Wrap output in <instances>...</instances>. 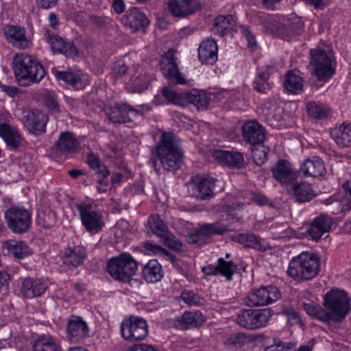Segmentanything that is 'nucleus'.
<instances>
[{
  "instance_id": "obj_58",
  "label": "nucleus",
  "mask_w": 351,
  "mask_h": 351,
  "mask_svg": "<svg viewBox=\"0 0 351 351\" xmlns=\"http://www.w3.org/2000/svg\"><path fill=\"white\" fill-rule=\"evenodd\" d=\"M208 240L206 234L202 226L199 229L195 230L193 232L188 236L187 241L191 244H197L202 245L205 244Z\"/></svg>"
},
{
  "instance_id": "obj_35",
  "label": "nucleus",
  "mask_w": 351,
  "mask_h": 351,
  "mask_svg": "<svg viewBox=\"0 0 351 351\" xmlns=\"http://www.w3.org/2000/svg\"><path fill=\"white\" fill-rule=\"evenodd\" d=\"M78 142L75 135L69 132H62L56 142L53 150L56 154L67 155L77 150Z\"/></svg>"
},
{
  "instance_id": "obj_8",
  "label": "nucleus",
  "mask_w": 351,
  "mask_h": 351,
  "mask_svg": "<svg viewBox=\"0 0 351 351\" xmlns=\"http://www.w3.org/2000/svg\"><path fill=\"white\" fill-rule=\"evenodd\" d=\"M8 228L16 234L27 232L32 226V214L23 207L12 206L5 211Z\"/></svg>"
},
{
  "instance_id": "obj_24",
  "label": "nucleus",
  "mask_w": 351,
  "mask_h": 351,
  "mask_svg": "<svg viewBox=\"0 0 351 351\" xmlns=\"http://www.w3.org/2000/svg\"><path fill=\"white\" fill-rule=\"evenodd\" d=\"M86 162L90 169L94 171L97 184L99 185L109 184L108 177L110 175V171L101 161L98 154L94 152L88 154L86 157Z\"/></svg>"
},
{
  "instance_id": "obj_42",
  "label": "nucleus",
  "mask_w": 351,
  "mask_h": 351,
  "mask_svg": "<svg viewBox=\"0 0 351 351\" xmlns=\"http://www.w3.org/2000/svg\"><path fill=\"white\" fill-rule=\"evenodd\" d=\"M185 97L186 104H193L198 110H206L211 101V94L197 90L186 91Z\"/></svg>"
},
{
  "instance_id": "obj_48",
  "label": "nucleus",
  "mask_w": 351,
  "mask_h": 351,
  "mask_svg": "<svg viewBox=\"0 0 351 351\" xmlns=\"http://www.w3.org/2000/svg\"><path fill=\"white\" fill-rule=\"evenodd\" d=\"M147 223L153 234L160 238V240L169 232V228L159 215H152L148 217Z\"/></svg>"
},
{
  "instance_id": "obj_21",
  "label": "nucleus",
  "mask_w": 351,
  "mask_h": 351,
  "mask_svg": "<svg viewBox=\"0 0 351 351\" xmlns=\"http://www.w3.org/2000/svg\"><path fill=\"white\" fill-rule=\"evenodd\" d=\"M48 289L46 280L37 277H26L22 280L21 293L25 299H32L43 295Z\"/></svg>"
},
{
  "instance_id": "obj_41",
  "label": "nucleus",
  "mask_w": 351,
  "mask_h": 351,
  "mask_svg": "<svg viewBox=\"0 0 351 351\" xmlns=\"http://www.w3.org/2000/svg\"><path fill=\"white\" fill-rule=\"evenodd\" d=\"M142 275L147 283H156L162 278L164 272L158 261L152 259L143 267Z\"/></svg>"
},
{
  "instance_id": "obj_14",
  "label": "nucleus",
  "mask_w": 351,
  "mask_h": 351,
  "mask_svg": "<svg viewBox=\"0 0 351 351\" xmlns=\"http://www.w3.org/2000/svg\"><path fill=\"white\" fill-rule=\"evenodd\" d=\"M176 58L173 51L169 50L164 54L160 61V67L162 75L166 79L174 84H185L186 81L180 71L177 63Z\"/></svg>"
},
{
  "instance_id": "obj_33",
  "label": "nucleus",
  "mask_w": 351,
  "mask_h": 351,
  "mask_svg": "<svg viewBox=\"0 0 351 351\" xmlns=\"http://www.w3.org/2000/svg\"><path fill=\"white\" fill-rule=\"evenodd\" d=\"M298 173L304 178H323L326 170L323 160L319 157L306 159L300 165Z\"/></svg>"
},
{
  "instance_id": "obj_6",
  "label": "nucleus",
  "mask_w": 351,
  "mask_h": 351,
  "mask_svg": "<svg viewBox=\"0 0 351 351\" xmlns=\"http://www.w3.org/2000/svg\"><path fill=\"white\" fill-rule=\"evenodd\" d=\"M273 315V311L269 308H242L236 317V323L247 330H256L265 327Z\"/></svg>"
},
{
  "instance_id": "obj_3",
  "label": "nucleus",
  "mask_w": 351,
  "mask_h": 351,
  "mask_svg": "<svg viewBox=\"0 0 351 351\" xmlns=\"http://www.w3.org/2000/svg\"><path fill=\"white\" fill-rule=\"evenodd\" d=\"M321 270V261L317 254L304 252L293 257L287 269L289 276L299 282L315 278Z\"/></svg>"
},
{
  "instance_id": "obj_45",
  "label": "nucleus",
  "mask_w": 351,
  "mask_h": 351,
  "mask_svg": "<svg viewBox=\"0 0 351 351\" xmlns=\"http://www.w3.org/2000/svg\"><path fill=\"white\" fill-rule=\"evenodd\" d=\"M33 351H61V346L55 337L43 335L34 341Z\"/></svg>"
},
{
  "instance_id": "obj_20",
  "label": "nucleus",
  "mask_w": 351,
  "mask_h": 351,
  "mask_svg": "<svg viewBox=\"0 0 351 351\" xmlns=\"http://www.w3.org/2000/svg\"><path fill=\"white\" fill-rule=\"evenodd\" d=\"M88 325L82 317H69L66 323V337L71 342H80L88 337Z\"/></svg>"
},
{
  "instance_id": "obj_34",
  "label": "nucleus",
  "mask_w": 351,
  "mask_h": 351,
  "mask_svg": "<svg viewBox=\"0 0 351 351\" xmlns=\"http://www.w3.org/2000/svg\"><path fill=\"white\" fill-rule=\"evenodd\" d=\"M218 46L214 38H206L198 48V58L202 64L213 65L217 60Z\"/></svg>"
},
{
  "instance_id": "obj_40",
  "label": "nucleus",
  "mask_w": 351,
  "mask_h": 351,
  "mask_svg": "<svg viewBox=\"0 0 351 351\" xmlns=\"http://www.w3.org/2000/svg\"><path fill=\"white\" fill-rule=\"evenodd\" d=\"M308 114L316 119H327L331 117V108L326 103L311 100L306 103Z\"/></svg>"
},
{
  "instance_id": "obj_49",
  "label": "nucleus",
  "mask_w": 351,
  "mask_h": 351,
  "mask_svg": "<svg viewBox=\"0 0 351 351\" xmlns=\"http://www.w3.org/2000/svg\"><path fill=\"white\" fill-rule=\"evenodd\" d=\"M250 341V339L247 335L238 332L226 338L224 345L229 350L237 351L248 343Z\"/></svg>"
},
{
  "instance_id": "obj_39",
  "label": "nucleus",
  "mask_w": 351,
  "mask_h": 351,
  "mask_svg": "<svg viewBox=\"0 0 351 351\" xmlns=\"http://www.w3.org/2000/svg\"><path fill=\"white\" fill-rule=\"evenodd\" d=\"M3 247L17 259L25 258L32 254V250L23 241L8 240L3 243Z\"/></svg>"
},
{
  "instance_id": "obj_61",
  "label": "nucleus",
  "mask_w": 351,
  "mask_h": 351,
  "mask_svg": "<svg viewBox=\"0 0 351 351\" xmlns=\"http://www.w3.org/2000/svg\"><path fill=\"white\" fill-rule=\"evenodd\" d=\"M44 104L51 114H59L62 112L57 99L52 95L47 94L45 97Z\"/></svg>"
},
{
  "instance_id": "obj_46",
  "label": "nucleus",
  "mask_w": 351,
  "mask_h": 351,
  "mask_svg": "<svg viewBox=\"0 0 351 351\" xmlns=\"http://www.w3.org/2000/svg\"><path fill=\"white\" fill-rule=\"evenodd\" d=\"M244 206L243 203L237 202L231 204H222L219 208V212L221 213L222 217H226L228 221H239L241 219L239 215L241 209Z\"/></svg>"
},
{
  "instance_id": "obj_5",
  "label": "nucleus",
  "mask_w": 351,
  "mask_h": 351,
  "mask_svg": "<svg viewBox=\"0 0 351 351\" xmlns=\"http://www.w3.org/2000/svg\"><path fill=\"white\" fill-rule=\"evenodd\" d=\"M138 263L131 254L122 253L110 258L107 262L106 270L115 280L129 282L135 274Z\"/></svg>"
},
{
  "instance_id": "obj_47",
  "label": "nucleus",
  "mask_w": 351,
  "mask_h": 351,
  "mask_svg": "<svg viewBox=\"0 0 351 351\" xmlns=\"http://www.w3.org/2000/svg\"><path fill=\"white\" fill-rule=\"evenodd\" d=\"M343 188L346 190L345 195L339 201L334 202L337 210H333L332 213L335 215L342 213L345 215L351 210V182L346 181L343 183Z\"/></svg>"
},
{
  "instance_id": "obj_17",
  "label": "nucleus",
  "mask_w": 351,
  "mask_h": 351,
  "mask_svg": "<svg viewBox=\"0 0 351 351\" xmlns=\"http://www.w3.org/2000/svg\"><path fill=\"white\" fill-rule=\"evenodd\" d=\"M140 114L139 111L127 103L115 104L106 112L109 120L114 123H127L133 121Z\"/></svg>"
},
{
  "instance_id": "obj_44",
  "label": "nucleus",
  "mask_w": 351,
  "mask_h": 351,
  "mask_svg": "<svg viewBox=\"0 0 351 351\" xmlns=\"http://www.w3.org/2000/svg\"><path fill=\"white\" fill-rule=\"evenodd\" d=\"M232 239L245 247L253 248L263 252L266 251V247L261 243L260 237L254 234L240 233L235 235Z\"/></svg>"
},
{
  "instance_id": "obj_4",
  "label": "nucleus",
  "mask_w": 351,
  "mask_h": 351,
  "mask_svg": "<svg viewBox=\"0 0 351 351\" xmlns=\"http://www.w3.org/2000/svg\"><path fill=\"white\" fill-rule=\"evenodd\" d=\"M309 56V64L312 67L313 74L322 86L335 74V60L332 56L320 47L310 49Z\"/></svg>"
},
{
  "instance_id": "obj_54",
  "label": "nucleus",
  "mask_w": 351,
  "mask_h": 351,
  "mask_svg": "<svg viewBox=\"0 0 351 351\" xmlns=\"http://www.w3.org/2000/svg\"><path fill=\"white\" fill-rule=\"evenodd\" d=\"M149 83L150 77L145 73L144 75L141 74L131 78L128 85L133 92L141 93L148 88Z\"/></svg>"
},
{
  "instance_id": "obj_62",
  "label": "nucleus",
  "mask_w": 351,
  "mask_h": 351,
  "mask_svg": "<svg viewBox=\"0 0 351 351\" xmlns=\"http://www.w3.org/2000/svg\"><path fill=\"white\" fill-rule=\"evenodd\" d=\"M313 317L326 323H330L331 322H337L336 318L330 311L326 310L325 308L324 309L320 306L317 307V312Z\"/></svg>"
},
{
  "instance_id": "obj_59",
  "label": "nucleus",
  "mask_w": 351,
  "mask_h": 351,
  "mask_svg": "<svg viewBox=\"0 0 351 351\" xmlns=\"http://www.w3.org/2000/svg\"><path fill=\"white\" fill-rule=\"evenodd\" d=\"M240 32L241 35L246 39L247 47L251 51H254L257 49V43L254 34L251 31L250 28L247 25L240 26Z\"/></svg>"
},
{
  "instance_id": "obj_36",
  "label": "nucleus",
  "mask_w": 351,
  "mask_h": 351,
  "mask_svg": "<svg viewBox=\"0 0 351 351\" xmlns=\"http://www.w3.org/2000/svg\"><path fill=\"white\" fill-rule=\"evenodd\" d=\"M235 24L236 18L234 15H219L215 19L211 32L215 35L225 37L231 33Z\"/></svg>"
},
{
  "instance_id": "obj_11",
  "label": "nucleus",
  "mask_w": 351,
  "mask_h": 351,
  "mask_svg": "<svg viewBox=\"0 0 351 351\" xmlns=\"http://www.w3.org/2000/svg\"><path fill=\"white\" fill-rule=\"evenodd\" d=\"M46 41L50 45L53 54H62L65 58L75 60L79 56V51L73 40L65 39L56 34H46Z\"/></svg>"
},
{
  "instance_id": "obj_57",
  "label": "nucleus",
  "mask_w": 351,
  "mask_h": 351,
  "mask_svg": "<svg viewBox=\"0 0 351 351\" xmlns=\"http://www.w3.org/2000/svg\"><path fill=\"white\" fill-rule=\"evenodd\" d=\"M182 300L189 306H202L205 303L203 297L191 291H184L181 293Z\"/></svg>"
},
{
  "instance_id": "obj_18",
  "label": "nucleus",
  "mask_w": 351,
  "mask_h": 351,
  "mask_svg": "<svg viewBox=\"0 0 351 351\" xmlns=\"http://www.w3.org/2000/svg\"><path fill=\"white\" fill-rule=\"evenodd\" d=\"M236 270L237 265L232 261H227L221 257L217 259L216 265L210 264L201 267V271L204 274V279H206L208 276H221L228 281L232 280Z\"/></svg>"
},
{
  "instance_id": "obj_30",
  "label": "nucleus",
  "mask_w": 351,
  "mask_h": 351,
  "mask_svg": "<svg viewBox=\"0 0 351 351\" xmlns=\"http://www.w3.org/2000/svg\"><path fill=\"white\" fill-rule=\"evenodd\" d=\"M0 136L10 150L16 151L23 147L25 141L22 134L18 129L8 123L0 124Z\"/></svg>"
},
{
  "instance_id": "obj_25",
  "label": "nucleus",
  "mask_w": 351,
  "mask_h": 351,
  "mask_svg": "<svg viewBox=\"0 0 351 351\" xmlns=\"http://www.w3.org/2000/svg\"><path fill=\"white\" fill-rule=\"evenodd\" d=\"M241 132L243 140L251 146L258 145L265 141V129L255 120L245 122L241 128Z\"/></svg>"
},
{
  "instance_id": "obj_53",
  "label": "nucleus",
  "mask_w": 351,
  "mask_h": 351,
  "mask_svg": "<svg viewBox=\"0 0 351 351\" xmlns=\"http://www.w3.org/2000/svg\"><path fill=\"white\" fill-rule=\"evenodd\" d=\"M56 215L52 210H45L38 214L36 223L45 229H51L56 224Z\"/></svg>"
},
{
  "instance_id": "obj_23",
  "label": "nucleus",
  "mask_w": 351,
  "mask_h": 351,
  "mask_svg": "<svg viewBox=\"0 0 351 351\" xmlns=\"http://www.w3.org/2000/svg\"><path fill=\"white\" fill-rule=\"evenodd\" d=\"M122 23L132 32L147 28L150 21L140 8L132 7L128 9L121 19Z\"/></svg>"
},
{
  "instance_id": "obj_50",
  "label": "nucleus",
  "mask_w": 351,
  "mask_h": 351,
  "mask_svg": "<svg viewBox=\"0 0 351 351\" xmlns=\"http://www.w3.org/2000/svg\"><path fill=\"white\" fill-rule=\"evenodd\" d=\"M162 95L168 103L182 107L186 106V92L178 93L170 87L165 86L162 90Z\"/></svg>"
},
{
  "instance_id": "obj_37",
  "label": "nucleus",
  "mask_w": 351,
  "mask_h": 351,
  "mask_svg": "<svg viewBox=\"0 0 351 351\" xmlns=\"http://www.w3.org/2000/svg\"><path fill=\"white\" fill-rule=\"evenodd\" d=\"M330 136L341 148L351 147V124L343 123L330 131Z\"/></svg>"
},
{
  "instance_id": "obj_13",
  "label": "nucleus",
  "mask_w": 351,
  "mask_h": 351,
  "mask_svg": "<svg viewBox=\"0 0 351 351\" xmlns=\"http://www.w3.org/2000/svg\"><path fill=\"white\" fill-rule=\"evenodd\" d=\"M217 180L206 175H197L191 178L193 195L199 200L209 199L215 195Z\"/></svg>"
},
{
  "instance_id": "obj_51",
  "label": "nucleus",
  "mask_w": 351,
  "mask_h": 351,
  "mask_svg": "<svg viewBox=\"0 0 351 351\" xmlns=\"http://www.w3.org/2000/svg\"><path fill=\"white\" fill-rule=\"evenodd\" d=\"M276 28L282 36L286 38L300 35L304 32V25L301 22L291 23L288 27L282 23H278Z\"/></svg>"
},
{
  "instance_id": "obj_63",
  "label": "nucleus",
  "mask_w": 351,
  "mask_h": 351,
  "mask_svg": "<svg viewBox=\"0 0 351 351\" xmlns=\"http://www.w3.org/2000/svg\"><path fill=\"white\" fill-rule=\"evenodd\" d=\"M143 247L147 254L149 255H160L162 252H165V249L160 245L153 243L149 241L143 242Z\"/></svg>"
},
{
  "instance_id": "obj_15",
  "label": "nucleus",
  "mask_w": 351,
  "mask_h": 351,
  "mask_svg": "<svg viewBox=\"0 0 351 351\" xmlns=\"http://www.w3.org/2000/svg\"><path fill=\"white\" fill-rule=\"evenodd\" d=\"M51 71L58 82H62L75 89H82L86 85L87 76L81 70L68 68L61 71L52 67Z\"/></svg>"
},
{
  "instance_id": "obj_60",
  "label": "nucleus",
  "mask_w": 351,
  "mask_h": 351,
  "mask_svg": "<svg viewBox=\"0 0 351 351\" xmlns=\"http://www.w3.org/2000/svg\"><path fill=\"white\" fill-rule=\"evenodd\" d=\"M295 343L293 342H284L276 338L271 346H267L265 351H291L295 349Z\"/></svg>"
},
{
  "instance_id": "obj_2",
  "label": "nucleus",
  "mask_w": 351,
  "mask_h": 351,
  "mask_svg": "<svg viewBox=\"0 0 351 351\" xmlns=\"http://www.w3.org/2000/svg\"><path fill=\"white\" fill-rule=\"evenodd\" d=\"M12 69L18 84L24 87L39 84L47 75L43 65L37 58L26 53L14 56Z\"/></svg>"
},
{
  "instance_id": "obj_9",
  "label": "nucleus",
  "mask_w": 351,
  "mask_h": 351,
  "mask_svg": "<svg viewBox=\"0 0 351 351\" xmlns=\"http://www.w3.org/2000/svg\"><path fill=\"white\" fill-rule=\"evenodd\" d=\"M122 337L128 341L144 339L148 335V326L145 319L136 316H130L121 324Z\"/></svg>"
},
{
  "instance_id": "obj_32",
  "label": "nucleus",
  "mask_w": 351,
  "mask_h": 351,
  "mask_svg": "<svg viewBox=\"0 0 351 351\" xmlns=\"http://www.w3.org/2000/svg\"><path fill=\"white\" fill-rule=\"evenodd\" d=\"M213 157L223 165L243 168L245 165L243 154L241 152L231 149H215Z\"/></svg>"
},
{
  "instance_id": "obj_52",
  "label": "nucleus",
  "mask_w": 351,
  "mask_h": 351,
  "mask_svg": "<svg viewBox=\"0 0 351 351\" xmlns=\"http://www.w3.org/2000/svg\"><path fill=\"white\" fill-rule=\"evenodd\" d=\"M269 150V147L265 146L264 143L252 146L251 152L254 162L258 166H262L268 158Z\"/></svg>"
},
{
  "instance_id": "obj_19",
  "label": "nucleus",
  "mask_w": 351,
  "mask_h": 351,
  "mask_svg": "<svg viewBox=\"0 0 351 351\" xmlns=\"http://www.w3.org/2000/svg\"><path fill=\"white\" fill-rule=\"evenodd\" d=\"M273 178L287 189L298 179V171L293 169L292 165L287 160H279L271 168Z\"/></svg>"
},
{
  "instance_id": "obj_64",
  "label": "nucleus",
  "mask_w": 351,
  "mask_h": 351,
  "mask_svg": "<svg viewBox=\"0 0 351 351\" xmlns=\"http://www.w3.org/2000/svg\"><path fill=\"white\" fill-rule=\"evenodd\" d=\"M277 337L267 335L265 333L256 335L254 337V340L258 344H261L264 347L265 351L267 346H271L273 342L276 339Z\"/></svg>"
},
{
  "instance_id": "obj_16",
  "label": "nucleus",
  "mask_w": 351,
  "mask_h": 351,
  "mask_svg": "<svg viewBox=\"0 0 351 351\" xmlns=\"http://www.w3.org/2000/svg\"><path fill=\"white\" fill-rule=\"evenodd\" d=\"M333 219L327 214H320L310 222L306 228V235L311 240L318 241L324 234L331 231Z\"/></svg>"
},
{
  "instance_id": "obj_55",
  "label": "nucleus",
  "mask_w": 351,
  "mask_h": 351,
  "mask_svg": "<svg viewBox=\"0 0 351 351\" xmlns=\"http://www.w3.org/2000/svg\"><path fill=\"white\" fill-rule=\"evenodd\" d=\"M160 241L168 248L173 251H183V244L182 241L170 231L160 239Z\"/></svg>"
},
{
  "instance_id": "obj_10",
  "label": "nucleus",
  "mask_w": 351,
  "mask_h": 351,
  "mask_svg": "<svg viewBox=\"0 0 351 351\" xmlns=\"http://www.w3.org/2000/svg\"><path fill=\"white\" fill-rule=\"evenodd\" d=\"M280 297L278 287L269 285L253 289L246 298V304L249 306H265L276 302Z\"/></svg>"
},
{
  "instance_id": "obj_7",
  "label": "nucleus",
  "mask_w": 351,
  "mask_h": 351,
  "mask_svg": "<svg viewBox=\"0 0 351 351\" xmlns=\"http://www.w3.org/2000/svg\"><path fill=\"white\" fill-rule=\"evenodd\" d=\"M323 306L341 322L350 311V298L345 291L332 289L324 295Z\"/></svg>"
},
{
  "instance_id": "obj_38",
  "label": "nucleus",
  "mask_w": 351,
  "mask_h": 351,
  "mask_svg": "<svg viewBox=\"0 0 351 351\" xmlns=\"http://www.w3.org/2000/svg\"><path fill=\"white\" fill-rule=\"evenodd\" d=\"M303 77L298 70H289L285 75L283 86L287 92L299 94L303 89Z\"/></svg>"
},
{
  "instance_id": "obj_43",
  "label": "nucleus",
  "mask_w": 351,
  "mask_h": 351,
  "mask_svg": "<svg viewBox=\"0 0 351 351\" xmlns=\"http://www.w3.org/2000/svg\"><path fill=\"white\" fill-rule=\"evenodd\" d=\"M272 66H266L264 71H258L253 81V88L259 93L266 94L272 87V83L269 82L271 75L270 70Z\"/></svg>"
},
{
  "instance_id": "obj_31",
  "label": "nucleus",
  "mask_w": 351,
  "mask_h": 351,
  "mask_svg": "<svg viewBox=\"0 0 351 351\" xmlns=\"http://www.w3.org/2000/svg\"><path fill=\"white\" fill-rule=\"evenodd\" d=\"M206 319L199 311H188L174 320V326L182 330L191 328H199L204 323Z\"/></svg>"
},
{
  "instance_id": "obj_26",
  "label": "nucleus",
  "mask_w": 351,
  "mask_h": 351,
  "mask_svg": "<svg viewBox=\"0 0 351 351\" xmlns=\"http://www.w3.org/2000/svg\"><path fill=\"white\" fill-rule=\"evenodd\" d=\"M3 34L8 43L15 48L25 49L29 46V40L25 28L14 25H7L3 27Z\"/></svg>"
},
{
  "instance_id": "obj_22",
  "label": "nucleus",
  "mask_w": 351,
  "mask_h": 351,
  "mask_svg": "<svg viewBox=\"0 0 351 351\" xmlns=\"http://www.w3.org/2000/svg\"><path fill=\"white\" fill-rule=\"evenodd\" d=\"M87 256V250L83 245H69L64 250L62 263L68 269L73 270L82 265Z\"/></svg>"
},
{
  "instance_id": "obj_1",
  "label": "nucleus",
  "mask_w": 351,
  "mask_h": 351,
  "mask_svg": "<svg viewBox=\"0 0 351 351\" xmlns=\"http://www.w3.org/2000/svg\"><path fill=\"white\" fill-rule=\"evenodd\" d=\"M184 161V152L176 143L172 133H162L149 163L159 174L161 168L167 172L178 170Z\"/></svg>"
},
{
  "instance_id": "obj_29",
  "label": "nucleus",
  "mask_w": 351,
  "mask_h": 351,
  "mask_svg": "<svg viewBox=\"0 0 351 351\" xmlns=\"http://www.w3.org/2000/svg\"><path fill=\"white\" fill-rule=\"evenodd\" d=\"M48 115L38 110H29L25 116V125L29 132L39 135L46 132Z\"/></svg>"
},
{
  "instance_id": "obj_28",
  "label": "nucleus",
  "mask_w": 351,
  "mask_h": 351,
  "mask_svg": "<svg viewBox=\"0 0 351 351\" xmlns=\"http://www.w3.org/2000/svg\"><path fill=\"white\" fill-rule=\"evenodd\" d=\"M168 4L171 14L174 16L184 17L191 15L201 8L195 0H165Z\"/></svg>"
},
{
  "instance_id": "obj_12",
  "label": "nucleus",
  "mask_w": 351,
  "mask_h": 351,
  "mask_svg": "<svg viewBox=\"0 0 351 351\" xmlns=\"http://www.w3.org/2000/svg\"><path fill=\"white\" fill-rule=\"evenodd\" d=\"M75 208L80 213L82 225L88 232L95 234L101 230L104 223L100 212L93 210L90 204H77Z\"/></svg>"
},
{
  "instance_id": "obj_56",
  "label": "nucleus",
  "mask_w": 351,
  "mask_h": 351,
  "mask_svg": "<svg viewBox=\"0 0 351 351\" xmlns=\"http://www.w3.org/2000/svg\"><path fill=\"white\" fill-rule=\"evenodd\" d=\"M202 227L208 239L215 235H223L229 230L226 226L221 225L219 222L204 223Z\"/></svg>"
},
{
  "instance_id": "obj_27",
  "label": "nucleus",
  "mask_w": 351,
  "mask_h": 351,
  "mask_svg": "<svg viewBox=\"0 0 351 351\" xmlns=\"http://www.w3.org/2000/svg\"><path fill=\"white\" fill-rule=\"evenodd\" d=\"M286 190L298 203L310 202L316 196L311 184L305 181L296 180Z\"/></svg>"
}]
</instances>
